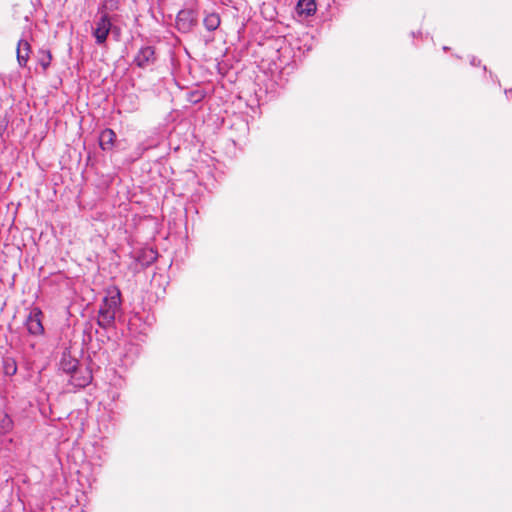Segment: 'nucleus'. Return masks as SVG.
<instances>
[{
  "mask_svg": "<svg viewBox=\"0 0 512 512\" xmlns=\"http://www.w3.org/2000/svg\"><path fill=\"white\" fill-rule=\"evenodd\" d=\"M60 369L70 375V385L74 388H84L90 384L92 373L86 363H80L72 354H62L59 362Z\"/></svg>",
  "mask_w": 512,
  "mask_h": 512,
  "instance_id": "f257e3e1",
  "label": "nucleus"
},
{
  "mask_svg": "<svg viewBox=\"0 0 512 512\" xmlns=\"http://www.w3.org/2000/svg\"><path fill=\"white\" fill-rule=\"evenodd\" d=\"M121 312V292L118 288L108 289L107 296L103 299L98 313V324L107 328L114 324Z\"/></svg>",
  "mask_w": 512,
  "mask_h": 512,
  "instance_id": "f03ea898",
  "label": "nucleus"
},
{
  "mask_svg": "<svg viewBox=\"0 0 512 512\" xmlns=\"http://www.w3.org/2000/svg\"><path fill=\"white\" fill-rule=\"evenodd\" d=\"M42 316V311L38 307H33L27 315L25 325L31 335L43 334Z\"/></svg>",
  "mask_w": 512,
  "mask_h": 512,
  "instance_id": "7ed1b4c3",
  "label": "nucleus"
},
{
  "mask_svg": "<svg viewBox=\"0 0 512 512\" xmlns=\"http://www.w3.org/2000/svg\"><path fill=\"white\" fill-rule=\"evenodd\" d=\"M112 24L107 14L102 15L99 20L95 22L93 29V35L98 45H102L106 42V39L111 30Z\"/></svg>",
  "mask_w": 512,
  "mask_h": 512,
  "instance_id": "20e7f679",
  "label": "nucleus"
},
{
  "mask_svg": "<svg viewBox=\"0 0 512 512\" xmlns=\"http://www.w3.org/2000/svg\"><path fill=\"white\" fill-rule=\"evenodd\" d=\"M197 19L193 10H181L176 18V27L182 33H187L196 25Z\"/></svg>",
  "mask_w": 512,
  "mask_h": 512,
  "instance_id": "39448f33",
  "label": "nucleus"
},
{
  "mask_svg": "<svg viewBox=\"0 0 512 512\" xmlns=\"http://www.w3.org/2000/svg\"><path fill=\"white\" fill-rule=\"evenodd\" d=\"M156 61L155 50L152 46L142 47L134 58V63L140 68H147Z\"/></svg>",
  "mask_w": 512,
  "mask_h": 512,
  "instance_id": "423d86ee",
  "label": "nucleus"
},
{
  "mask_svg": "<svg viewBox=\"0 0 512 512\" xmlns=\"http://www.w3.org/2000/svg\"><path fill=\"white\" fill-rule=\"evenodd\" d=\"M31 53V45L26 36H23L17 43V62L20 67H26Z\"/></svg>",
  "mask_w": 512,
  "mask_h": 512,
  "instance_id": "0eeeda50",
  "label": "nucleus"
},
{
  "mask_svg": "<svg viewBox=\"0 0 512 512\" xmlns=\"http://www.w3.org/2000/svg\"><path fill=\"white\" fill-rule=\"evenodd\" d=\"M116 138V134L112 129H105L99 137V144L103 150L111 149Z\"/></svg>",
  "mask_w": 512,
  "mask_h": 512,
  "instance_id": "6e6552de",
  "label": "nucleus"
},
{
  "mask_svg": "<svg viewBox=\"0 0 512 512\" xmlns=\"http://www.w3.org/2000/svg\"><path fill=\"white\" fill-rule=\"evenodd\" d=\"M221 24L220 15L216 12L206 13L203 19V25L207 31H215Z\"/></svg>",
  "mask_w": 512,
  "mask_h": 512,
  "instance_id": "1a4fd4ad",
  "label": "nucleus"
},
{
  "mask_svg": "<svg viewBox=\"0 0 512 512\" xmlns=\"http://www.w3.org/2000/svg\"><path fill=\"white\" fill-rule=\"evenodd\" d=\"M297 11L301 15L310 16L316 11V4L314 0H299L297 4Z\"/></svg>",
  "mask_w": 512,
  "mask_h": 512,
  "instance_id": "9d476101",
  "label": "nucleus"
},
{
  "mask_svg": "<svg viewBox=\"0 0 512 512\" xmlns=\"http://www.w3.org/2000/svg\"><path fill=\"white\" fill-rule=\"evenodd\" d=\"M3 370L6 375L12 376L17 371L16 360L12 357L3 358Z\"/></svg>",
  "mask_w": 512,
  "mask_h": 512,
  "instance_id": "9b49d317",
  "label": "nucleus"
},
{
  "mask_svg": "<svg viewBox=\"0 0 512 512\" xmlns=\"http://www.w3.org/2000/svg\"><path fill=\"white\" fill-rule=\"evenodd\" d=\"M13 428V421L10 416L0 412V433H7Z\"/></svg>",
  "mask_w": 512,
  "mask_h": 512,
  "instance_id": "f8f14e48",
  "label": "nucleus"
},
{
  "mask_svg": "<svg viewBox=\"0 0 512 512\" xmlns=\"http://www.w3.org/2000/svg\"><path fill=\"white\" fill-rule=\"evenodd\" d=\"M40 54H41V56L39 58V64L42 66V68L44 70H46L50 66V63H51V59H52L51 53L49 51L41 50Z\"/></svg>",
  "mask_w": 512,
  "mask_h": 512,
  "instance_id": "ddd939ff",
  "label": "nucleus"
},
{
  "mask_svg": "<svg viewBox=\"0 0 512 512\" xmlns=\"http://www.w3.org/2000/svg\"><path fill=\"white\" fill-rule=\"evenodd\" d=\"M506 93H509L510 95H512V89L507 91Z\"/></svg>",
  "mask_w": 512,
  "mask_h": 512,
  "instance_id": "4468645a",
  "label": "nucleus"
}]
</instances>
